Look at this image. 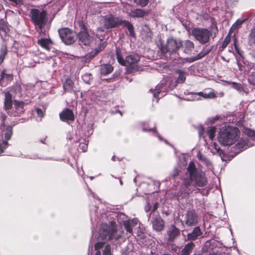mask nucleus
I'll list each match as a JSON object with an SVG mask.
<instances>
[{"instance_id": "dca6fc26", "label": "nucleus", "mask_w": 255, "mask_h": 255, "mask_svg": "<svg viewBox=\"0 0 255 255\" xmlns=\"http://www.w3.org/2000/svg\"><path fill=\"white\" fill-rule=\"evenodd\" d=\"M77 37L78 38V41L81 45L89 46L92 41V38L89 35L84 25L82 26L81 30L78 34Z\"/></svg>"}, {"instance_id": "72a5a7b5", "label": "nucleus", "mask_w": 255, "mask_h": 255, "mask_svg": "<svg viewBox=\"0 0 255 255\" xmlns=\"http://www.w3.org/2000/svg\"><path fill=\"white\" fill-rule=\"evenodd\" d=\"M248 39L250 45L255 44V25L253 26L250 30Z\"/></svg>"}, {"instance_id": "4d7b16f0", "label": "nucleus", "mask_w": 255, "mask_h": 255, "mask_svg": "<svg viewBox=\"0 0 255 255\" xmlns=\"http://www.w3.org/2000/svg\"><path fill=\"white\" fill-rule=\"evenodd\" d=\"M36 112L38 117H39L40 118H42L43 117L44 114L43 111L41 109L39 108H37L36 109Z\"/></svg>"}, {"instance_id": "09e8293b", "label": "nucleus", "mask_w": 255, "mask_h": 255, "mask_svg": "<svg viewBox=\"0 0 255 255\" xmlns=\"http://www.w3.org/2000/svg\"><path fill=\"white\" fill-rule=\"evenodd\" d=\"M249 80L253 84H255V71H250Z\"/></svg>"}, {"instance_id": "49530a36", "label": "nucleus", "mask_w": 255, "mask_h": 255, "mask_svg": "<svg viewBox=\"0 0 255 255\" xmlns=\"http://www.w3.org/2000/svg\"><path fill=\"white\" fill-rule=\"evenodd\" d=\"M199 59H200V58L197 54L196 56L185 58L184 62L192 63Z\"/></svg>"}, {"instance_id": "e433bc0d", "label": "nucleus", "mask_w": 255, "mask_h": 255, "mask_svg": "<svg viewBox=\"0 0 255 255\" xmlns=\"http://www.w3.org/2000/svg\"><path fill=\"white\" fill-rule=\"evenodd\" d=\"M212 49V46L206 47L203 48L201 52L198 54L200 59L207 55Z\"/></svg>"}, {"instance_id": "f03ea898", "label": "nucleus", "mask_w": 255, "mask_h": 255, "mask_svg": "<svg viewBox=\"0 0 255 255\" xmlns=\"http://www.w3.org/2000/svg\"><path fill=\"white\" fill-rule=\"evenodd\" d=\"M123 232L118 230L114 221L103 222L99 231V240L109 241L114 245L120 244Z\"/></svg>"}, {"instance_id": "774afa93", "label": "nucleus", "mask_w": 255, "mask_h": 255, "mask_svg": "<svg viewBox=\"0 0 255 255\" xmlns=\"http://www.w3.org/2000/svg\"><path fill=\"white\" fill-rule=\"evenodd\" d=\"M201 255V254H196V253H195V254H194V255Z\"/></svg>"}, {"instance_id": "2eb2a0df", "label": "nucleus", "mask_w": 255, "mask_h": 255, "mask_svg": "<svg viewBox=\"0 0 255 255\" xmlns=\"http://www.w3.org/2000/svg\"><path fill=\"white\" fill-rule=\"evenodd\" d=\"M95 255H113V250L106 241H99L95 245Z\"/></svg>"}, {"instance_id": "c9c22d12", "label": "nucleus", "mask_w": 255, "mask_h": 255, "mask_svg": "<svg viewBox=\"0 0 255 255\" xmlns=\"http://www.w3.org/2000/svg\"><path fill=\"white\" fill-rule=\"evenodd\" d=\"M7 54V48L5 45H2L0 50V64H1Z\"/></svg>"}, {"instance_id": "c756f323", "label": "nucleus", "mask_w": 255, "mask_h": 255, "mask_svg": "<svg viewBox=\"0 0 255 255\" xmlns=\"http://www.w3.org/2000/svg\"><path fill=\"white\" fill-rule=\"evenodd\" d=\"M248 19V18L238 19L230 28L229 33H232L236 30H237L242 25V24Z\"/></svg>"}, {"instance_id": "a878e982", "label": "nucleus", "mask_w": 255, "mask_h": 255, "mask_svg": "<svg viewBox=\"0 0 255 255\" xmlns=\"http://www.w3.org/2000/svg\"><path fill=\"white\" fill-rule=\"evenodd\" d=\"M179 230L174 226H171L167 232V234L169 236V240L173 241L179 235Z\"/></svg>"}, {"instance_id": "f3484780", "label": "nucleus", "mask_w": 255, "mask_h": 255, "mask_svg": "<svg viewBox=\"0 0 255 255\" xmlns=\"http://www.w3.org/2000/svg\"><path fill=\"white\" fill-rule=\"evenodd\" d=\"M184 222L188 227L195 226L198 223V216L194 210H190L185 214Z\"/></svg>"}, {"instance_id": "6e6d98bb", "label": "nucleus", "mask_w": 255, "mask_h": 255, "mask_svg": "<svg viewBox=\"0 0 255 255\" xmlns=\"http://www.w3.org/2000/svg\"><path fill=\"white\" fill-rule=\"evenodd\" d=\"M1 80H3L5 78H6L8 80H11L12 78L10 75H7L5 74L3 72L1 73Z\"/></svg>"}, {"instance_id": "4be33fe9", "label": "nucleus", "mask_w": 255, "mask_h": 255, "mask_svg": "<svg viewBox=\"0 0 255 255\" xmlns=\"http://www.w3.org/2000/svg\"><path fill=\"white\" fill-rule=\"evenodd\" d=\"M197 158L203 164H205L207 166L208 169L211 170L213 169V166L212 162L205 156L202 155L201 153H198L197 154Z\"/></svg>"}, {"instance_id": "f8f14e48", "label": "nucleus", "mask_w": 255, "mask_h": 255, "mask_svg": "<svg viewBox=\"0 0 255 255\" xmlns=\"http://www.w3.org/2000/svg\"><path fill=\"white\" fill-rule=\"evenodd\" d=\"M102 23L105 29H109L114 28L122 25L123 20L112 14H108L104 16L102 20Z\"/></svg>"}, {"instance_id": "b1692460", "label": "nucleus", "mask_w": 255, "mask_h": 255, "mask_svg": "<svg viewBox=\"0 0 255 255\" xmlns=\"http://www.w3.org/2000/svg\"><path fill=\"white\" fill-rule=\"evenodd\" d=\"M63 86L64 90L66 92H75L74 90V84L72 80L69 77H67L63 82Z\"/></svg>"}, {"instance_id": "20e7f679", "label": "nucleus", "mask_w": 255, "mask_h": 255, "mask_svg": "<svg viewBox=\"0 0 255 255\" xmlns=\"http://www.w3.org/2000/svg\"><path fill=\"white\" fill-rule=\"evenodd\" d=\"M4 96V108L9 116H20L24 112L25 104L23 101L14 100L12 102V96L9 92H5Z\"/></svg>"}, {"instance_id": "3c124183", "label": "nucleus", "mask_w": 255, "mask_h": 255, "mask_svg": "<svg viewBox=\"0 0 255 255\" xmlns=\"http://www.w3.org/2000/svg\"><path fill=\"white\" fill-rule=\"evenodd\" d=\"M148 0H134L136 4L141 6H145L147 4Z\"/></svg>"}, {"instance_id": "69168bd1", "label": "nucleus", "mask_w": 255, "mask_h": 255, "mask_svg": "<svg viewBox=\"0 0 255 255\" xmlns=\"http://www.w3.org/2000/svg\"><path fill=\"white\" fill-rule=\"evenodd\" d=\"M9 0L13 2L16 3L17 2V0Z\"/></svg>"}, {"instance_id": "cd10ccee", "label": "nucleus", "mask_w": 255, "mask_h": 255, "mask_svg": "<svg viewBox=\"0 0 255 255\" xmlns=\"http://www.w3.org/2000/svg\"><path fill=\"white\" fill-rule=\"evenodd\" d=\"M195 246V244L192 242L188 243L182 250L181 255H190Z\"/></svg>"}, {"instance_id": "a18cd8bd", "label": "nucleus", "mask_w": 255, "mask_h": 255, "mask_svg": "<svg viewBox=\"0 0 255 255\" xmlns=\"http://www.w3.org/2000/svg\"><path fill=\"white\" fill-rule=\"evenodd\" d=\"M142 130L143 131H150V132L152 131L153 132V133L155 134V135L156 136H157L159 138V139L160 140H161L162 139V137L160 136V135L159 134V133L157 132L156 128L155 127L153 128H143Z\"/></svg>"}, {"instance_id": "ea45409f", "label": "nucleus", "mask_w": 255, "mask_h": 255, "mask_svg": "<svg viewBox=\"0 0 255 255\" xmlns=\"http://www.w3.org/2000/svg\"><path fill=\"white\" fill-rule=\"evenodd\" d=\"M216 128L213 127L210 128L207 131L206 134L208 135L210 139L212 140L215 135Z\"/></svg>"}, {"instance_id": "a19ab883", "label": "nucleus", "mask_w": 255, "mask_h": 255, "mask_svg": "<svg viewBox=\"0 0 255 255\" xmlns=\"http://www.w3.org/2000/svg\"><path fill=\"white\" fill-rule=\"evenodd\" d=\"M229 84L231 85L232 87L237 90L239 92H242L244 90V88L240 83H238L234 82H230Z\"/></svg>"}, {"instance_id": "393cba45", "label": "nucleus", "mask_w": 255, "mask_h": 255, "mask_svg": "<svg viewBox=\"0 0 255 255\" xmlns=\"http://www.w3.org/2000/svg\"><path fill=\"white\" fill-rule=\"evenodd\" d=\"M13 134V129L12 127L10 126H8L6 127L5 129H3L2 131V137H4V139L2 140H5L6 141H8L10 140L11 138V136Z\"/></svg>"}, {"instance_id": "864d4df0", "label": "nucleus", "mask_w": 255, "mask_h": 255, "mask_svg": "<svg viewBox=\"0 0 255 255\" xmlns=\"http://www.w3.org/2000/svg\"><path fill=\"white\" fill-rule=\"evenodd\" d=\"M199 136L200 137L202 136L204 140L206 141L205 139V136L204 135V128L202 126H200L199 128Z\"/></svg>"}, {"instance_id": "c03bdc74", "label": "nucleus", "mask_w": 255, "mask_h": 255, "mask_svg": "<svg viewBox=\"0 0 255 255\" xmlns=\"http://www.w3.org/2000/svg\"><path fill=\"white\" fill-rule=\"evenodd\" d=\"M230 39H231L230 36H229V35H228L225 38L224 41H223V42L222 43L221 46L220 47V49H221V50H223L224 49H225L227 46V45H228V44L229 43V42L230 41Z\"/></svg>"}, {"instance_id": "5701e85b", "label": "nucleus", "mask_w": 255, "mask_h": 255, "mask_svg": "<svg viewBox=\"0 0 255 255\" xmlns=\"http://www.w3.org/2000/svg\"><path fill=\"white\" fill-rule=\"evenodd\" d=\"M182 46L184 48V53L189 54L194 49V44L189 40H186L182 43Z\"/></svg>"}, {"instance_id": "423d86ee", "label": "nucleus", "mask_w": 255, "mask_h": 255, "mask_svg": "<svg viewBox=\"0 0 255 255\" xmlns=\"http://www.w3.org/2000/svg\"><path fill=\"white\" fill-rule=\"evenodd\" d=\"M116 56L118 62L122 65L127 67L128 73H133L140 70V67L137 65L140 60V57L137 54L127 56L126 60L122 57L120 48H116Z\"/></svg>"}, {"instance_id": "c85d7f7f", "label": "nucleus", "mask_w": 255, "mask_h": 255, "mask_svg": "<svg viewBox=\"0 0 255 255\" xmlns=\"http://www.w3.org/2000/svg\"><path fill=\"white\" fill-rule=\"evenodd\" d=\"M147 14V11L141 9H133L130 12V16L132 17H142Z\"/></svg>"}, {"instance_id": "412c9836", "label": "nucleus", "mask_w": 255, "mask_h": 255, "mask_svg": "<svg viewBox=\"0 0 255 255\" xmlns=\"http://www.w3.org/2000/svg\"><path fill=\"white\" fill-rule=\"evenodd\" d=\"M203 233L199 227H195L192 231L187 235V240L189 241H195L198 238L202 237Z\"/></svg>"}, {"instance_id": "a211bd4d", "label": "nucleus", "mask_w": 255, "mask_h": 255, "mask_svg": "<svg viewBox=\"0 0 255 255\" xmlns=\"http://www.w3.org/2000/svg\"><path fill=\"white\" fill-rule=\"evenodd\" d=\"M150 218L153 230L156 231H161L163 230L164 222L159 214H154Z\"/></svg>"}, {"instance_id": "f704fd0d", "label": "nucleus", "mask_w": 255, "mask_h": 255, "mask_svg": "<svg viewBox=\"0 0 255 255\" xmlns=\"http://www.w3.org/2000/svg\"><path fill=\"white\" fill-rule=\"evenodd\" d=\"M212 148H211V152L213 153V154H219L220 157H221V159L222 160H223V155H224V153H223V151L222 149H221L219 147H218L217 144L215 142H214L213 143V146H212Z\"/></svg>"}, {"instance_id": "de8ad7c7", "label": "nucleus", "mask_w": 255, "mask_h": 255, "mask_svg": "<svg viewBox=\"0 0 255 255\" xmlns=\"http://www.w3.org/2000/svg\"><path fill=\"white\" fill-rule=\"evenodd\" d=\"M158 207V203L157 202L155 203L154 204V206L152 209V212L148 215V220L150 219V218L152 216V215L154 214H157V213H156V211L157 210V208Z\"/></svg>"}, {"instance_id": "603ef678", "label": "nucleus", "mask_w": 255, "mask_h": 255, "mask_svg": "<svg viewBox=\"0 0 255 255\" xmlns=\"http://www.w3.org/2000/svg\"><path fill=\"white\" fill-rule=\"evenodd\" d=\"M238 0H228L226 2L228 6H234L238 3Z\"/></svg>"}, {"instance_id": "5fc2aeb1", "label": "nucleus", "mask_w": 255, "mask_h": 255, "mask_svg": "<svg viewBox=\"0 0 255 255\" xmlns=\"http://www.w3.org/2000/svg\"><path fill=\"white\" fill-rule=\"evenodd\" d=\"M88 148V143H80L79 144V148L82 150L83 152H85L87 151Z\"/></svg>"}, {"instance_id": "bf43d9fd", "label": "nucleus", "mask_w": 255, "mask_h": 255, "mask_svg": "<svg viewBox=\"0 0 255 255\" xmlns=\"http://www.w3.org/2000/svg\"><path fill=\"white\" fill-rule=\"evenodd\" d=\"M197 189L198 190V192H200L202 195H207L208 194V190H201L200 189L197 188Z\"/></svg>"}, {"instance_id": "58836bf2", "label": "nucleus", "mask_w": 255, "mask_h": 255, "mask_svg": "<svg viewBox=\"0 0 255 255\" xmlns=\"http://www.w3.org/2000/svg\"><path fill=\"white\" fill-rule=\"evenodd\" d=\"M199 94L200 95V98H203L204 99H212L216 97L215 94L213 92H211L208 94L200 92Z\"/></svg>"}, {"instance_id": "7c9ffc66", "label": "nucleus", "mask_w": 255, "mask_h": 255, "mask_svg": "<svg viewBox=\"0 0 255 255\" xmlns=\"http://www.w3.org/2000/svg\"><path fill=\"white\" fill-rule=\"evenodd\" d=\"M124 27L127 28L129 31V35L131 37H135V33L134 31V27L132 24L128 21L123 20L122 24Z\"/></svg>"}, {"instance_id": "338daca9", "label": "nucleus", "mask_w": 255, "mask_h": 255, "mask_svg": "<svg viewBox=\"0 0 255 255\" xmlns=\"http://www.w3.org/2000/svg\"><path fill=\"white\" fill-rule=\"evenodd\" d=\"M253 56L254 58L255 59V50H254L253 51Z\"/></svg>"}, {"instance_id": "052dcab7", "label": "nucleus", "mask_w": 255, "mask_h": 255, "mask_svg": "<svg viewBox=\"0 0 255 255\" xmlns=\"http://www.w3.org/2000/svg\"><path fill=\"white\" fill-rule=\"evenodd\" d=\"M145 211L146 212H148L149 211L150 209V206H149V204L148 203H147V205L145 206Z\"/></svg>"}, {"instance_id": "473e14b6", "label": "nucleus", "mask_w": 255, "mask_h": 255, "mask_svg": "<svg viewBox=\"0 0 255 255\" xmlns=\"http://www.w3.org/2000/svg\"><path fill=\"white\" fill-rule=\"evenodd\" d=\"M176 73L178 74V76L176 79V83H183L186 80V73L181 70H177Z\"/></svg>"}, {"instance_id": "1a4fd4ad", "label": "nucleus", "mask_w": 255, "mask_h": 255, "mask_svg": "<svg viewBox=\"0 0 255 255\" xmlns=\"http://www.w3.org/2000/svg\"><path fill=\"white\" fill-rule=\"evenodd\" d=\"M202 251L205 255H222L223 248L219 242L211 240L205 243Z\"/></svg>"}, {"instance_id": "79ce46f5", "label": "nucleus", "mask_w": 255, "mask_h": 255, "mask_svg": "<svg viewBox=\"0 0 255 255\" xmlns=\"http://www.w3.org/2000/svg\"><path fill=\"white\" fill-rule=\"evenodd\" d=\"M82 79L86 84H90L92 80V75L91 73H86L82 76Z\"/></svg>"}, {"instance_id": "9d476101", "label": "nucleus", "mask_w": 255, "mask_h": 255, "mask_svg": "<svg viewBox=\"0 0 255 255\" xmlns=\"http://www.w3.org/2000/svg\"><path fill=\"white\" fill-rule=\"evenodd\" d=\"M192 35L201 44H207L210 40L212 32L207 28L195 27L192 30Z\"/></svg>"}, {"instance_id": "6ab92c4d", "label": "nucleus", "mask_w": 255, "mask_h": 255, "mask_svg": "<svg viewBox=\"0 0 255 255\" xmlns=\"http://www.w3.org/2000/svg\"><path fill=\"white\" fill-rule=\"evenodd\" d=\"M99 40L100 43L99 44L98 47H96L94 50L88 53L86 55V58L87 60H91L105 48L106 46V42L102 40L101 39H100Z\"/></svg>"}, {"instance_id": "4468645a", "label": "nucleus", "mask_w": 255, "mask_h": 255, "mask_svg": "<svg viewBox=\"0 0 255 255\" xmlns=\"http://www.w3.org/2000/svg\"><path fill=\"white\" fill-rule=\"evenodd\" d=\"M247 134L249 137L238 142L236 145L237 147L241 151L255 145V131L248 129L247 130Z\"/></svg>"}, {"instance_id": "f257e3e1", "label": "nucleus", "mask_w": 255, "mask_h": 255, "mask_svg": "<svg viewBox=\"0 0 255 255\" xmlns=\"http://www.w3.org/2000/svg\"><path fill=\"white\" fill-rule=\"evenodd\" d=\"M187 169L189 174L190 180H185L180 189L181 195L184 197L195 190V186L192 184L193 181H194L196 186L199 187H204L207 182L204 173L197 170L193 162H190Z\"/></svg>"}, {"instance_id": "680f3d73", "label": "nucleus", "mask_w": 255, "mask_h": 255, "mask_svg": "<svg viewBox=\"0 0 255 255\" xmlns=\"http://www.w3.org/2000/svg\"><path fill=\"white\" fill-rule=\"evenodd\" d=\"M178 174V170L177 169H175L174 171V173L172 175V176L173 177H175Z\"/></svg>"}, {"instance_id": "37998d69", "label": "nucleus", "mask_w": 255, "mask_h": 255, "mask_svg": "<svg viewBox=\"0 0 255 255\" xmlns=\"http://www.w3.org/2000/svg\"><path fill=\"white\" fill-rule=\"evenodd\" d=\"M9 146L8 141L2 140L0 141V154L2 153L4 149H6Z\"/></svg>"}, {"instance_id": "6e6552de", "label": "nucleus", "mask_w": 255, "mask_h": 255, "mask_svg": "<svg viewBox=\"0 0 255 255\" xmlns=\"http://www.w3.org/2000/svg\"><path fill=\"white\" fill-rule=\"evenodd\" d=\"M30 15L31 21L41 32L42 28L46 24L48 20L46 10L43 9H31Z\"/></svg>"}, {"instance_id": "2f4dec72", "label": "nucleus", "mask_w": 255, "mask_h": 255, "mask_svg": "<svg viewBox=\"0 0 255 255\" xmlns=\"http://www.w3.org/2000/svg\"><path fill=\"white\" fill-rule=\"evenodd\" d=\"M113 70V67L110 64H104L100 66L101 74L107 75L111 73Z\"/></svg>"}, {"instance_id": "aec40b11", "label": "nucleus", "mask_w": 255, "mask_h": 255, "mask_svg": "<svg viewBox=\"0 0 255 255\" xmlns=\"http://www.w3.org/2000/svg\"><path fill=\"white\" fill-rule=\"evenodd\" d=\"M61 121L65 122L73 121L74 120V115L72 110L68 109L64 110L59 115Z\"/></svg>"}, {"instance_id": "ddd939ff", "label": "nucleus", "mask_w": 255, "mask_h": 255, "mask_svg": "<svg viewBox=\"0 0 255 255\" xmlns=\"http://www.w3.org/2000/svg\"><path fill=\"white\" fill-rule=\"evenodd\" d=\"M58 33L61 39L66 45L74 43L77 38L75 33L68 28L59 29Z\"/></svg>"}, {"instance_id": "13d9d810", "label": "nucleus", "mask_w": 255, "mask_h": 255, "mask_svg": "<svg viewBox=\"0 0 255 255\" xmlns=\"http://www.w3.org/2000/svg\"><path fill=\"white\" fill-rule=\"evenodd\" d=\"M74 135L73 133L69 132L67 135V139L70 141H72L74 138Z\"/></svg>"}, {"instance_id": "0eeeda50", "label": "nucleus", "mask_w": 255, "mask_h": 255, "mask_svg": "<svg viewBox=\"0 0 255 255\" xmlns=\"http://www.w3.org/2000/svg\"><path fill=\"white\" fill-rule=\"evenodd\" d=\"M176 85L175 81L170 77H167L161 81L160 83L155 87V89H150V91L152 93L154 98L156 99L157 102L159 98L164 96L167 91L173 90Z\"/></svg>"}, {"instance_id": "e2e57ef3", "label": "nucleus", "mask_w": 255, "mask_h": 255, "mask_svg": "<svg viewBox=\"0 0 255 255\" xmlns=\"http://www.w3.org/2000/svg\"><path fill=\"white\" fill-rule=\"evenodd\" d=\"M91 196L95 199H98V197L97 196V195L93 192H91Z\"/></svg>"}, {"instance_id": "9b49d317", "label": "nucleus", "mask_w": 255, "mask_h": 255, "mask_svg": "<svg viewBox=\"0 0 255 255\" xmlns=\"http://www.w3.org/2000/svg\"><path fill=\"white\" fill-rule=\"evenodd\" d=\"M123 226L127 232L131 235H133V229L138 226L136 229H134L135 231H136L137 236L140 239L143 238L144 233L139 227V221L137 219L134 218L132 220L124 221Z\"/></svg>"}, {"instance_id": "8fccbe9b", "label": "nucleus", "mask_w": 255, "mask_h": 255, "mask_svg": "<svg viewBox=\"0 0 255 255\" xmlns=\"http://www.w3.org/2000/svg\"><path fill=\"white\" fill-rule=\"evenodd\" d=\"M191 100L198 101L201 100L200 95L198 93H191Z\"/></svg>"}, {"instance_id": "7ed1b4c3", "label": "nucleus", "mask_w": 255, "mask_h": 255, "mask_svg": "<svg viewBox=\"0 0 255 255\" xmlns=\"http://www.w3.org/2000/svg\"><path fill=\"white\" fill-rule=\"evenodd\" d=\"M181 46L182 43L180 40L173 38H168L166 44L160 49L161 58L173 61L180 59L178 51Z\"/></svg>"}, {"instance_id": "4c0bfd02", "label": "nucleus", "mask_w": 255, "mask_h": 255, "mask_svg": "<svg viewBox=\"0 0 255 255\" xmlns=\"http://www.w3.org/2000/svg\"><path fill=\"white\" fill-rule=\"evenodd\" d=\"M94 211L91 210V220L92 224H94V222H98L99 220V217L97 214V207H95Z\"/></svg>"}, {"instance_id": "0e129e2a", "label": "nucleus", "mask_w": 255, "mask_h": 255, "mask_svg": "<svg viewBox=\"0 0 255 255\" xmlns=\"http://www.w3.org/2000/svg\"><path fill=\"white\" fill-rule=\"evenodd\" d=\"M234 45L235 48V49H236V51H237L238 53H239L238 48V47H237V44H236V42H234Z\"/></svg>"}, {"instance_id": "39448f33", "label": "nucleus", "mask_w": 255, "mask_h": 255, "mask_svg": "<svg viewBox=\"0 0 255 255\" xmlns=\"http://www.w3.org/2000/svg\"><path fill=\"white\" fill-rule=\"evenodd\" d=\"M239 132L237 128L225 126L221 129L218 133V141L222 145H230L236 141Z\"/></svg>"}, {"instance_id": "bb28decb", "label": "nucleus", "mask_w": 255, "mask_h": 255, "mask_svg": "<svg viewBox=\"0 0 255 255\" xmlns=\"http://www.w3.org/2000/svg\"><path fill=\"white\" fill-rule=\"evenodd\" d=\"M37 43L42 48L47 50H49L50 49V45L52 44V41L50 39L40 38L38 40Z\"/></svg>"}]
</instances>
